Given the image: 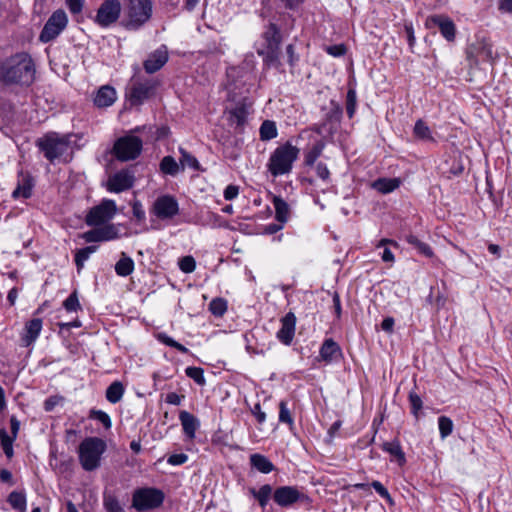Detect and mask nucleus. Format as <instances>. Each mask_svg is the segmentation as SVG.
<instances>
[{
	"instance_id": "1",
	"label": "nucleus",
	"mask_w": 512,
	"mask_h": 512,
	"mask_svg": "<svg viewBox=\"0 0 512 512\" xmlns=\"http://www.w3.org/2000/svg\"><path fill=\"white\" fill-rule=\"evenodd\" d=\"M35 78V66L32 58L20 53L6 60L0 68V81L6 85H30Z\"/></svg>"
},
{
	"instance_id": "2",
	"label": "nucleus",
	"mask_w": 512,
	"mask_h": 512,
	"mask_svg": "<svg viewBox=\"0 0 512 512\" xmlns=\"http://www.w3.org/2000/svg\"><path fill=\"white\" fill-rule=\"evenodd\" d=\"M79 138L76 134L59 135L52 132L37 140V146L44 153L46 159L50 162L61 158L64 155L72 153L76 140Z\"/></svg>"
},
{
	"instance_id": "3",
	"label": "nucleus",
	"mask_w": 512,
	"mask_h": 512,
	"mask_svg": "<svg viewBox=\"0 0 512 512\" xmlns=\"http://www.w3.org/2000/svg\"><path fill=\"white\" fill-rule=\"evenodd\" d=\"M106 448V442L101 438H85L78 447V457L82 468L85 471H94L99 468Z\"/></svg>"
},
{
	"instance_id": "4",
	"label": "nucleus",
	"mask_w": 512,
	"mask_h": 512,
	"mask_svg": "<svg viewBox=\"0 0 512 512\" xmlns=\"http://www.w3.org/2000/svg\"><path fill=\"white\" fill-rule=\"evenodd\" d=\"M300 150L286 142L277 147L270 156L268 171L274 176H282L291 172L293 163L298 159Z\"/></svg>"
},
{
	"instance_id": "5",
	"label": "nucleus",
	"mask_w": 512,
	"mask_h": 512,
	"mask_svg": "<svg viewBox=\"0 0 512 512\" xmlns=\"http://www.w3.org/2000/svg\"><path fill=\"white\" fill-rule=\"evenodd\" d=\"M152 7L151 0H125V27L129 30H137L142 27L150 20Z\"/></svg>"
},
{
	"instance_id": "6",
	"label": "nucleus",
	"mask_w": 512,
	"mask_h": 512,
	"mask_svg": "<svg viewBox=\"0 0 512 512\" xmlns=\"http://www.w3.org/2000/svg\"><path fill=\"white\" fill-rule=\"evenodd\" d=\"M263 39L265 41V50L260 52L258 55L264 56V63L266 66H273L278 63L280 54V43L281 33L276 24L270 23L267 29L263 33Z\"/></svg>"
},
{
	"instance_id": "7",
	"label": "nucleus",
	"mask_w": 512,
	"mask_h": 512,
	"mask_svg": "<svg viewBox=\"0 0 512 512\" xmlns=\"http://www.w3.org/2000/svg\"><path fill=\"white\" fill-rule=\"evenodd\" d=\"M143 143L139 137L126 135L116 140L113 152L120 161L136 159L142 151Z\"/></svg>"
},
{
	"instance_id": "8",
	"label": "nucleus",
	"mask_w": 512,
	"mask_h": 512,
	"mask_svg": "<svg viewBox=\"0 0 512 512\" xmlns=\"http://www.w3.org/2000/svg\"><path fill=\"white\" fill-rule=\"evenodd\" d=\"M164 500L162 491L155 488H141L133 493L132 506L138 511L159 507Z\"/></svg>"
},
{
	"instance_id": "9",
	"label": "nucleus",
	"mask_w": 512,
	"mask_h": 512,
	"mask_svg": "<svg viewBox=\"0 0 512 512\" xmlns=\"http://www.w3.org/2000/svg\"><path fill=\"white\" fill-rule=\"evenodd\" d=\"M68 24V17L64 10L58 9L46 21L39 40L42 43H48L57 38Z\"/></svg>"
},
{
	"instance_id": "10",
	"label": "nucleus",
	"mask_w": 512,
	"mask_h": 512,
	"mask_svg": "<svg viewBox=\"0 0 512 512\" xmlns=\"http://www.w3.org/2000/svg\"><path fill=\"white\" fill-rule=\"evenodd\" d=\"M116 212L117 206L115 201L104 199L99 205L90 209L86 215L85 222L88 226H100L109 222Z\"/></svg>"
},
{
	"instance_id": "11",
	"label": "nucleus",
	"mask_w": 512,
	"mask_h": 512,
	"mask_svg": "<svg viewBox=\"0 0 512 512\" xmlns=\"http://www.w3.org/2000/svg\"><path fill=\"white\" fill-rule=\"evenodd\" d=\"M467 57L475 65L479 62L494 64L499 55L494 51L492 43L483 39L469 46Z\"/></svg>"
},
{
	"instance_id": "12",
	"label": "nucleus",
	"mask_w": 512,
	"mask_h": 512,
	"mask_svg": "<svg viewBox=\"0 0 512 512\" xmlns=\"http://www.w3.org/2000/svg\"><path fill=\"white\" fill-rule=\"evenodd\" d=\"M122 5L119 0H104L97 10L95 23L106 28L117 22L120 17Z\"/></svg>"
},
{
	"instance_id": "13",
	"label": "nucleus",
	"mask_w": 512,
	"mask_h": 512,
	"mask_svg": "<svg viewBox=\"0 0 512 512\" xmlns=\"http://www.w3.org/2000/svg\"><path fill=\"white\" fill-rule=\"evenodd\" d=\"M119 237V229L115 224H106L89 230L82 235V238L88 243L110 241Z\"/></svg>"
},
{
	"instance_id": "14",
	"label": "nucleus",
	"mask_w": 512,
	"mask_h": 512,
	"mask_svg": "<svg viewBox=\"0 0 512 512\" xmlns=\"http://www.w3.org/2000/svg\"><path fill=\"white\" fill-rule=\"evenodd\" d=\"M153 211L160 219H170L179 212L178 202L173 196H160L154 202Z\"/></svg>"
},
{
	"instance_id": "15",
	"label": "nucleus",
	"mask_w": 512,
	"mask_h": 512,
	"mask_svg": "<svg viewBox=\"0 0 512 512\" xmlns=\"http://www.w3.org/2000/svg\"><path fill=\"white\" fill-rule=\"evenodd\" d=\"M134 181L133 171L129 169L121 170L109 177L107 189L110 192L120 193L132 188Z\"/></svg>"
},
{
	"instance_id": "16",
	"label": "nucleus",
	"mask_w": 512,
	"mask_h": 512,
	"mask_svg": "<svg viewBox=\"0 0 512 512\" xmlns=\"http://www.w3.org/2000/svg\"><path fill=\"white\" fill-rule=\"evenodd\" d=\"M154 85L150 81H134L127 94L131 105H141L153 93Z\"/></svg>"
},
{
	"instance_id": "17",
	"label": "nucleus",
	"mask_w": 512,
	"mask_h": 512,
	"mask_svg": "<svg viewBox=\"0 0 512 512\" xmlns=\"http://www.w3.org/2000/svg\"><path fill=\"white\" fill-rule=\"evenodd\" d=\"M303 497V493H301L296 487L293 486L279 487L273 493V499L275 503L281 507L290 506Z\"/></svg>"
},
{
	"instance_id": "18",
	"label": "nucleus",
	"mask_w": 512,
	"mask_h": 512,
	"mask_svg": "<svg viewBox=\"0 0 512 512\" xmlns=\"http://www.w3.org/2000/svg\"><path fill=\"white\" fill-rule=\"evenodd\" d=\"M168 61V50L166 46H161L150 53L144 61L143 66L147 73L152 74L160 70Z\"/></svg>"
},
{
	"instance_id": "19",
	"label": "nucleus",
	"mask_w": 512,
	"mask_h": 512,
	"mask_svg": "<svg viewBox=\"0 0 512 512\" xmlns=\"http://www.w3.org/2000/svg\"><path fill=\"white\" fill-rule=\"evenodd\" d=\"M296 316L293 312H288L281 319V328L277 332V338L285 345H290L295 335Z\"/></svg>"
},
{
	"instance_id": "20",
	"label": "nucleus",
	"mask_w": 512,
	"mask_h": 512,
	"mask_svg": "<svg viewBox=\"0 0 512 512\" xmlns=\"http://www.w3.org/2000/svg\"><path fill=\"white\" fill-rule=\"evenodd\" d=\"M427 25L438 26L442 36L448 40L453 41L455 39V25L448 17L443 15H433L427 19Z\"/></svg>"
},
{
	"instance_id": "21",
	"label": "nucleus",
	"mask_w": 512,
	"mask_h": 512,
	"mask_svg": "<svg viewBox=\"0 0 512 512\" xmlns=\"http://www.w3.org/2000/svg\"><path fill=\"white\" fill-rule=\"evenodd\" d=\"M117 99L116 90L110 85L101 86L94 97V105L98 108H106L114 104Z\"/></svg>"
},
{
	"instance_id": "22",
	"label": "nucleus",
	"mask_w": 512,
	"mask_h": 512,
	"mask_svg": "<svg viewBox=\"0 0 512 512\" xmlns=\"http://www.w3.org/2000/svg\"><path fill=\"white\" fill-rule=\"evenodd\" d=\"M42 330V320L34 318L25 324L24 333L22 335L23 346H30L39 336Z\"/></svg>"
},
{
	"instance_id": "23",
	"label": "nucleus",
	"mask_w": 512,
	"mask_h": 512,
	"mask_svg": "<svg viewBox=\"0 0 512 512\" xmlns=\"http://www.w3.org/2000/svg\"><path fill=\"white\" fill-rule=\"evenodd\" d=\"M319 355L323 361L330 363L341 355L340 346L333 339H326L321 345Z\"/></svg>"
},
{
	"instance_id": "24",
	"label": "nucleus",
	"mask_w": 512,
	"mask_h": 512,
	"mask_svg": "<svg viewBox=\"0 0 512 512\" xmlns=\"http://www.w3.org/2000/svg\"><path fill=\"white\" fill-rule=\"evenodd\" d=\"M179 419L185 435L191 440L194 439L196 430L199 427V420L187 411H181Z\"/></svg>"
},
{
	"instance_id": "25",
	"label": "nucleus",
	"mask_w": 512,
	"mask_h": 512,
	"mask_svg": "<svg viewBox=\"0 0 512 512\" xmlns=\"http://www.w3.org/2000/svg\"><path fill=\"white\" fill-rule=\"evenodd\" d=\"M382 449L389 453L400 466L405 464L406 457L399 440L395 439L393 441L384 442L382 444Z\"/></svg>"
},
{
	"instance_id": "26",
	"label": "nucleus",
	"mask_w": 512,
	"mask_h": 512,
	"mask_svg": "<svg viewBox=\"0 0 512 512\" xmlns=\"http://www.w3.org/2000/svg\"><path fill=\"white\" fill-rule=\"evenodd\" d=\"M134 271V261L125 252L121 253L120 259L115 264V272L118 276L127 277Z\"/></svg>"
},
{
	"instance_id": "27",
	"label": "nucleus",
	"mask_w": 512,
	"mask_h": 512,
	"mask_svg": "<svg viewBox=\"0 0 512 512\" xmlns=\"http://www.w3.org/2000/svg\"><path fill=\"white\" fill-rule=\"evenodd\" d=\"M400 185V180L397 178H379L372 183V187L382 194H387Z\"/></svg>"
},
{
	"instance_id": "28",
	"label": "nucleus",
	"mask_w": 512,
	"mask_h": 512,
	"mask_svg": "<svg viewBox=\"0 0 512 512\" xmlns=\"http://www.w3.org/2000/svg\"><path fill=\"white\" fill-rule=\"evenodd\" d=\"M273 205L275 208V219L280 223H285L289 217V205L278 196H273Z\"/></svg>"
},
{
	"instance_id": "29",
	"label": "nucleus",
	"mask_w": 512,
	"mask_h": 512,
	"mask_svg": "<svg viewBox=\"0 0 512 512\" xmlns=\"http://www.w3.org/2000/svg\"><path fill=\"white\" fill-rule=\"evenodd\" d=\"M124 391H125V389H124L122 382H120V381L112 382L106 389L105 396H106L107 401L112 404L118 403L122 399V397L124 395Z\"/></svg>"
},
{
	"instance_id": "30",
	"label": "nucleus",
	"mask_w": 512,
	"mask_h": 512,
	"mask_svg": "<svg viewBox=\"0 0 512 512\" xmlns=\"http://www.w3.org/2000/svg\"><path fill=\"white\" fill-rule=\"evenodd\" d=\"M260 139L262 141H269L278 136L277 125L272 120H264L259 128Z\"/></svg>"
},
{
	"instance_id": "31",
	"label": "nucleus",
	"mask_w": 512,
	"mask_h": 512,
	"mask_svg": "<svg viewBox=\"0 0 512 512\" xmlns=\"http://www.w3.org/2000/svg\"><path fill=\"white\" fill-rule=\"evenodd\" d=\"M325 148V143L322 140L317 141L304 155V164L306 166H313L316 160L321 156Z\"/></svg>"
},
{
	"instance_id": "32",
	"label": "nucleus",
	"mask_w": 512,
	"mask_h": 512,
	"mask_svg": "<svg viewBox=\"0 0 512 512\" xmlns=\"http://www.w3.org/2000/svg\"><path fill=\"white\" fill-rule=\"evenodd\" d=\"M406 241L414 248H416L418 252L421 253L422 255L429 258L433 256L432 248L427 243H424L421 240H419L416 236L408 235L406 237Z\"/></svg>"
},
{
	"instance_id": "33",
	"label": "nucleus",
	"mask_w": 512,
	"mask_h": 512,
	"mask_svg": "<svg viewBox=\"0 0 512 512\" xmlns=\"http://www.w3.org/2000/svg\"><path fill=\"white\" fill-rule=\"evenodd\" d=\"M160 170L164 174L175 176L180 167L172 156H165L160 162Z\"/></svg>"
},
{
	"instance_id": "34",
	"label": "nucleus",
	"mask_w": 512,
	"mask_h": 512,
	"mask_svg": "<svg viewBox=\"0 0 512 512\" xmlns=\"http://www.w3.org/2000/svg\"><path fill=\"white\" fill-rule=\"evenodd\" d=\"M103 505L106 512H125L117 497L112 493H104Z\"/></svg>"
},
{
	"instance_id": "35",
	"label": "nucleus",
	"mask_w": 512,
	"mask_h": 512,
	"mask_svg": "<svg viewBox=\"0 0 512 512\" xmlns=\"http://www.w3.org/2000/svg\"><path fill=\"white\" fill-rule=\"evenodd\" d=\"M15 439L16 437L8 435L5 429H0L1 447L7 458H11L14 454L13 442Z\"/></svg>"
},
{
	"instance_id": "36",
	"label": "nucleus",
	"mask_w": 512,
	"mask_h": 512,
	"mask_svg": "<svg viewBox=\"0 0 512 512\" xmlns=\"http://www.w3.org/2000/svg\"><path fill=\"white\" fill-rule=\"evenodd\" d=\"M7 501L16 510L21 512L26 510V497L23 493L13 491L9 494Z\"/></svg>"
},
{
	"instance_id": "37",
	"label": "nucleus",
	"mask_w": 512,
	"mask_h": 512,
	"mask_svg": "<svg viewBox=\"0 0 512 512\" xmlns=\"http://www.w3.org/2000/svg\"><path fill=\"white\" fill-rule=\"evenodd\" d=\"M97 250L96 246H88L82 249H79L75 254V264L77 269L80 270L83 268L85 261H87L92 253Z\"/></svg>"
},
{
	"instance_id": "38",
	"label": "nucleus",
	"mask_w": 512,
	"mask_h": 512,
	"mask_svg": "<svg viewBox=\"0 0 512 512\" xmlns=\"http://www.w3.org/2000/svg\"><path fill=\"white\" fill-rule=\"evenodd\" d=\"M32 182L29 178L24 179L22 184H19L17 188L13 191L12 196L14 198H29L32 194Z\"/></svg>"
},
{
	"instance_id": "39",
	"label": "nucleus",
	"mask_w": 512,
	"mask_h": 512,
	"mask_svg": "<svg viewBox=\"0 0 512 512\" xmlns=\"http://www.w3.org/2000/svg\"><path fill=\"white\" fill-rule=\"evenodd\" d=\"M453 422L447 416H440L438 418L439 433L442 439L448 437L453 431Z\"/></svg>"
},
{
	"instance_id": "40",
	"label": "nucleus",
	"mask_w": 512,
	"mask_h": 512,
	"mask_svg": "<svg viewBox=\"0 0 512 512\" xmlns=\"http://www.w3.org/2000/svg\"><path fill=\"white\" fill-rule=\"evenodd\" d=\"M209 310L215 316H223L227 311V301L223 298H215L210 302Z\"/></svg>"
},
{
	"instance_id": "41",
	"label": "nucleus",
	"mask_w": 512,
	"mask_h": 512,
	"mask_svg": "<svg viewBox=\"0 0 512 512\" xmlns=\"http://www.w3.org/2000/svg\"><path fill=\"white\" fill-rule=\"evenodd\" d=\"M357 106V95L353 88H350L346 96V112L349 118H352L355 114Z\"/></svg>"
},
{
	"instance_id": "42",
	"label": "nucleus",
	"mask_w": 512,
	"mask_h": 512,
	"mask_svg": "<svg viewBox=\"0 0 512 512\" xmlns=\"http://www.w3.org/2000/svg\"><path fill=\"white\" fill-rule=\"evenodd\" d=\"M414 134L422 140H432L430 129L422 120L415 123Z\"/></svg>"
},
{
	"instance_id": "43",
	"label": "nucleus",
	"mask_w": 512,
	"mask_h": 512,
	"mask_svg": "<svg viewBox=\"0 0 512 512\" xmlns=\"http://www.w3.org/2000/svg\"><path fill=\"white\" fill-rule=\"evenodd\" d=\"M342 113V107L334 101H331V109L326 114V121L337 124L341 120Z\"/></svg>"
},
{
	"instance_id": "44",
	"label": "nucleus",
	"mask_w": 512,
	"mask_h": 512,
	"mask_svg": "<svg viewBox=\"0 0 512 512\" xmlns=\"http://www.w3.org/2000/svg\"><path fill=\"white\" fill-rule=\"evenodd\" d=\"M157 339L161 343H163V344H165L167 346L173 347V348L177 349L178 351H180L182 353H187L188 352V349L184 345L178 343L177 341H175L174 339H172L170 336H168L165 333H159L157 335Z\"/></svg>"
},
{
	"instance_id": "45",
	"label": "nucleus",
	"mask_w": 512,
	"mask_h": 512,
	"mask_svg": "<svg viewBox=\"0 0 512 512\" xmlns=\"http://www.w3.org/2000/svg\"><path fill=\"white\" fill-rule=\"evenodd\" d=\"M89 417L101 422L106 429H110L112 426L110 416L102 410L92 409L90 411Z\"/></svg>"
},
{
	"instance_id": "46",
	"label": "nucleus",
	"mask_w": 512,
	"mask_h": 512,
	"mask_svg": "<svg viewBox=\"0 0 512 512\" xmlns=\"http://www.w3.org/2000/svg\"><path fill=\"white\" fill-rule=\"evenodd\" d=\"M179 151L181 153L180 162H181L183 167L186 165V166H189V167H191V168H193L195 170H199V168H200L199 162H198V160L193 155L188 153L183 148H180Z\"/></svg>"
},
{
	"instance_id": "47",
	"label": "nucleus",
	"mask_w": 512,
	"mask_h": 512,
	"mask_svg": "<svg viewBox=\"0 0 512 512\" xmlns=\"http://www.w3.org/2000/svg\"><path fill=\"white\" fill-rule=\"evenodd\" d=\"M186 375L193 379L197 384L204 385L205 384V378H204V371L200 367H187L185 370Z\"/></svg>"
},
{
	"instance_id": "48",
	"label": "nucleus",
	"mask_w": 512,
	"mask_h": 512,
	"mask_svg": "<svg viewBox=\"0 0 512 512\" xmlns=\"http://www.w3.org/2000/svg\"><path fill=\"white\" fill-rule=\"evenodd\" d=\"M409 403L411 406L412 414L415 417H418L419 411L422 409V406H423L422 399L420 398V396L417 393L411 391L409 393Z\"/></svg>"
},
{
	"instance_id": "49",
	"label": "nucleus",
	"mask_w": 512,
	"mask_h": 512,
	"mask_svg": "<svg viewBox=\"0 0 512 512\" xmlns=\"http://www.w3.org/2000/svg\"><path fill=\"white\" fill-rule=\"evenodd\" d=\"M179 268L184 273H192L196 268V261L192 256H184L179 260Z\"/></svg>"
},
{
	"instance_id": "50",
	"label": "nucleus",
	"mask_w": 512,
	"mask_h": 512,
	"mask_svg": "<svg viewBox=\"0 0 512 512\" xmlns=\"http://www.w3.org/2000/svg\"><path fill=\"white\" fill-rule=\"evenodd\" d=\"M272 494V487L268 484L263 485L258 489V503L261 507H265L270 500Z\"/></svg>"
},
{
	"instance_id": "51",
	"label": "nucleus",
	"mask_w": 512,
	"mask_h": 512,
	"mask_svg": "<svg viewBox=\"0 0 512 512\" xmlns=\"http://www.w3.org/2000/svg\"><path fill=\"white\" fill-rule=\"evenodd\" d=\"M275 470L273 463L265 456L258 454V472L270 473Z\"/></svg>"
},
{
	"instance_id": "52",
	"label": "nucleus",
	"mask_w": 512,
	"mask_h": 512,
	"mask_svg": "<svg viewBox=\"0 0 512 512\" xmlns=\"http://www.w3.org/2000/svg\"><path fill=\"white\" fill-rule=\"evenodd\" d=\"M63 306L69 312L77 311L81 308L76 291L70 294V296L63 302Z\"/></svg>"
},
{
	"instance_id": "53",
	"label": "nucleus",
	"mask_w": 512,
	"mask_h": 512,
	"mask_svg": "<svg viewBox=\"0 0 512 512\" xmlns=\"http://www.w3.org/2000/svg\"><path fill=\"white\" fill-rule=\"evenodd\" d=\"M280 412H279V420L280 422L287 423L289 425L293 424V419L290 414L289 409L287 408V404L284 401H281L279 404Z\"/></svg>"
},
{
	"instance_id": "54",
	"label": "nucleus",
	"mask_w": 512,
	"mask_h": 512,
	"mask_svg": "<svg viewBox=\"0 0 512 512\" xmlns=\"http://www.w3.org/2000/svg\"><path fill=\"white\" fill-rule=\"evenodd\" d=\"M246 114L247 112L244 106L237 107L231 110L232 121H235L237 125H243L245 122Z\"/></svg>"
},
{
	"instance_id": "55",
	"label": "nucleus",
	"mask_w": 512,
	"mask_h": 512,
	"mask_svg": "<svg viewBox=\"0 0 512 512\" xmlns=\"http://www.w3.org/2000/svg\"><path fill=\"white\" fill-rule=\"evenodd\" d=\"M371 486L375 489V491L384 499L388 501H392V498L388 492V490L382 485L381 482L375 480L371 483Z\"/></svg>"
},
{
	"instance_id": "56",
	"label": "nucleus",
	"mask_w": 512,
	"mask_h": 512,
	"mask_svg": "<svg viewBox=\"0 0 512 512\" xmlns=\"http://www.w3.org/2000/svg\"><path fill=\"white\" fill-rule=\"evenodd\" d=\"M65 2L72 14H78L83 9L84 0H65Z\"/></svg>"
},
{
	"instance_id": "57",
	"label": "nucleus",
	"mask_w": 512,
	"mask_h": 512,
	"mask_svg": "<svg viewBox=\"0 0 512 512\" xmlns=\"http://www.w3.org/2000/svg\"><path fill=\"white\" fill-rule=\"evenodd\" d=\"M132 211H133V215L134 217L138 220V221H142L145 219V211L143 210V206L142 204L140 203V201L138 200H135L132 204Z\"/></svg>"
},
{
	"instance_id": "58",
	"label": "nucleus",
	"mask_w": 512,
	"mask_h": 512,
	"mask_svg": "<svg viewBox=\"0 0 512 512\" xmlns=\"http://www.w3.org/2000/svg\"><path fill=\"white\" fill-rule=\"evenodd\" d=\"M328 54L334 57L343 56L346 53V47L343 44L332 45L326 48Z\"/></svg>"
},
{
	"instance_id": "59",
	"label": "nucleus",
	"mask_w": 512,
	"mask_h": 512,
	"mask_svg": "<svg viewBox=\"0 0 512 512\" xmlns=\"http://www.w3.org/2000/svg\"><path fill=\"white\" fill-rule=\"evenodd\" d=\"M316 173H317V176L320 179H322L323 181H327L330 177V171H329L328 167L326 166V164H324L322 162H319L316 165Z\"/></svg>"
},
{
	"instance_id": "60",
	"label": "nucleus",
	"mask_w": 512,
	"mask_h": 512,
	"mask_svg": "<svg viewBox=\"0 0 512 512\" xmlns=\"http://www.w3.org/2000/svg\"><path fill=\"white\" fill-rule=\"evenodd\" d=\"M188 460V456L184 453L170 455L167 462L171 465H182Z\"/></svg>"
},
{
	"instance_id": "61",
	"label": "nucleus",
	"mask_w": 512,
	"mask_h": 512,
	"mask_svg": "<svg viewBox=\"0 0 512 512\" xmlns=\"http://www.w3.org/2000/svg\"><path fill=\"white\" fill-rule=\"evenodd\" d=\"M239 189L235 185H229L224 190V197L226 200H232L237 197Z\"/></svg>"
},
{
	"instance_id": "62",
	"label": "nucleus",
	"mask_w": 512,
	"mask_h": 512,
	"mask_svg": "<svg viewBox=\"0 0 512 512\" xmlns=\"http://www.w3.org/2000/svg\"><path fill=\"white\" fill-rule=\"evenodd\" d=\"M283 224L284 223L278 222L277 224L273 223V224L266 225L263 228V233L268 234V235L275 234L283 228Z\"/></svg>"
},
{
	"instance_id": "63",
	"label": "nucleus",
	"mask_w": 512,
	"mask_h": 512,
	"mask_svg": "<svg viewBox=\"0 0 512 512\" xmlns=\"http://www.w3.org/2000/svg\"><path fill=\"white\" fill-rule=\"evenodd\" d=\"M182 398L183 396H180L175 392H171L166 395V402L172 405H179L181 403Z\"/></svg>"
},
{
	"instance_id": "64",
	"label": "nucleus",
	"mask_w": 512,
	"mask_h": 512,
	"mask_svg": "<svg viewBox=\"0 0 512 512\" xmlns=\"http://www.w3.org/2000/svg\"><path fill=\"white\" fill-rule=\"evenodd\" d=\"M499 9L512 15V0H498Z\"/></svg>"
}]
</instances>
